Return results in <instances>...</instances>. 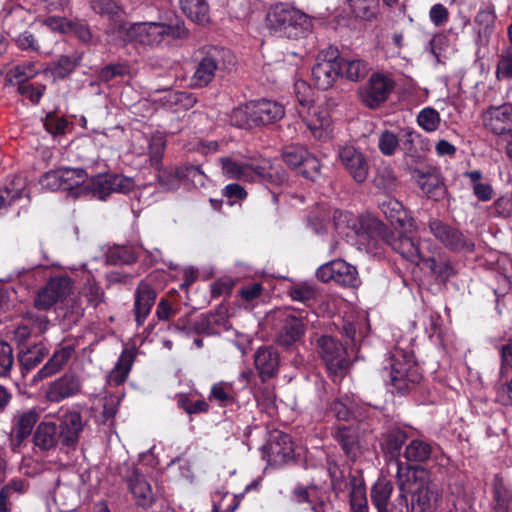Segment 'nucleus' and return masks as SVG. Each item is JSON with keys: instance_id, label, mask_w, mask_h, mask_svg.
Listing matches in <instances>:
<instances>
[{"instance_id": "nucleus-58", "label": "nucleus", "mask_w": 512, "mask_h": 512, "mask_svg": "<svg viewBox=\"0 0 512 512\" xmlns=\"http://www.w3.org/2000/svg\"><path fill=\"white\" fill-rule=\"evenodd\" d=\"M400 146L399 135L385 130L378 137V148L384 156H392Z\"/></svg>"}, {"instance_id": "nucleus-32", "label": "nucleus", "mask_w": 512, "mask_h": 512, "mask_svg": "<svg viewBox=\"0 0 512 512\" xmlns=\"http://www.w3.org/2000/svg\"><path fill=\"white\" fill-rule=\"evenodd\" d=\"M393 492L392 483L385 479H378L371 488V502L377 512H393L390 498Z\"/></svg>"}, {"instance_id": "nucleus-56", "label": "nucleus", "mask_w": 512, "mask_h": 512, "mask_svg": "<svg viewBox=\"0 0 512 512\" xmlns=\"http://www.w3.org/2000/svg\"><path fill=\"white\" fill-rule=\"evenodd\" d=\"M406 433L400 429L389 431L383 440V448L392 456L399 454V451L406 441Z\"/></svg>"}, {"instance_id": "nucleus-17", "label": "nucleus", "mask_w": 512, "mask_h": 512, "mask_svg": "<svg viewBox=\"0 0 512 512\" xmlns=\"http://www.w3.org/2000/svg\"><path fill=\"white\" fill-rule=\"evenodd\" d=\"M294 446L291 437L283 432L273 434L263 446V457L269 465L281 466L294 460Z\"/></svg>"}, {"instance_id": "nucleus-22", "label": "nucleus", "mask_w": 512, "mask_h": 512, "mask_svg": "<svg viewBox=\"0 0 512 512\" xmlns=\"http://www.w3.org/2000/svg\"><path fill=\"white\" fill-rule=\"evenodd\" d=\"M380 210L386 219L394 226L395 230L404 229L412 231L414 228V218L404 209L402 203L395 198L387 197L379 205Z\"/></svg>"}, {"instance_id": "nucleus-44", "label": "nucleus", "mask_w": 512, "mask_h": 512, "mask_svg": "<svg viewBox=\"0 0 512 512\" xmlns=\"http://www.w3.org/2000/svg\"><path fill=\"white\" fill-rule=\"evenodd\" d=\"M493 499V512H512V491L502 483L498 475L494 478Z\"/></svg>"}, {"instance_id": "nucleus-11", "label": "nucleus", "mask_w": 512, "mask_h": 512, "mask_svg": "<svg viewBox=\"0 0 512 512\" xmlns=\"http://www.w3.org/2000/svg\"><path fill=\"white\" fill-rule=\"evenodd\" d=\"M417 231V226L414 223V228L410 232L409 229H397L395 233L386 237L387 244L403 258L409 262L420 265L422 260L425 259V252L422 250L420 243L416 242L413 238L414 233Z\"/></svg>"}, {"instance_id": "nucleus-54", "label": "nucleus", "mask_w": 512, "mask_h": 512, "mask_svg": "<svg viewBox=\"0 0 512 512\" xmlns=\"http://www.w3.org/2000/svg\"><path fill=\"white\" fill-rule=\"evenodd\" d=\"M308 150L301 145H289L284 148L282 157L283 161L291 168L299 169L305 157H307Z\"/></svg>"}, {"instance_id": "nucleus-40", "label": "nucleus", "mask_w": 512, "mask_h": 512, "mask_svg": "<svg viewBox=\"0 0 512 512\" xmlns=\"http://www.w3.org/2000/svg\"><path fill=\"white\" fill-rule=\"evenodd\" d=\"M24 195V183L20 178L14 179L8 185L0 188V216Z\"/></svg>"}, {"instance_id": "nucleus-39", "label": "nucleus", "mask_w": 512, "mask_h": 512, "mask_svg": "<svg viewBox=\"0 0 512 512\" xmlns=\"http://www.w3.org/2000/svg\"><path fill=\"white\" fill-rule=\"evenodd\" d=\"M24 195V183L20 178L14 179L8 185L0 188V216Z\"/></svg>"}, {"instance_id": "nucleus-10", "label": "nucleus", "mask_w": 512, "mask_h": 512, "mask_svg": "<svg viewBox=\"0 0 512 512\" xmlns=\"http://www.w3.org/2000/svg\"><path fill=\"white\" fill-rule=\"evenodd\" d=\"M394 86L391 76L380 72L373 73L365 86L360 89V98L367 107L378 108L387 101Z\"/></svg>"}, {"instance_id": "nucleus-59", "label": "nucleus", "mask_w": 512, "mask_h": 512, "mask_svg": "<svg viewBox=\"0 0 512 512\" xmlns=\"http://www.w3.org/2000/svg\"><path fill=\"white\" fill-rule=\"evenodd\" d=\"M353 12L364 19H371L376 14L378 0H347Z\"/></svg>"}, {"instance_id": "nucleus-8", "label": "nucleus", "mask_w": 512, "mask_h": 512, "mask_svg": "<svg viewBox=\"0 0 512 512\" xmlns=\"http://www.w3.org/2000/svg\"><path fill=\"white\" fill-rule=\"evenodd\" d=\"M220 163L223 175L229 179L254 182L270 176L271 163L266 159L239 161L233 157H223Z\"/></svg>"}, {"instance_id": "nucleus-47", "label": "nucleus", "mask_w": 512, "mask_h": 512, "mask_svg": "<svg viewBox=\"0 0 512 512\" xmlns=\"http://www.w3.org/2000/svg\"><path fill=\"white\" fill-rule=\"evenodd\" d=\"M138 257V248L125 245L114 246L110 248L106 254L107 262L112 265L130 264L136 261Z\"/></svg>"}, {"instance_id": "nucleus-55", "label": "nucleus", "mask_w": 512, "mask_h": 512, "mask_svg": "<svg viewBox=\"0 0 512 512\" xmlns=\"http://www.w3.org/2000/svg\"><path fill=\"white\" fill-rule=\"evenodd\" d=\"M19 94L26 100H29L33 104H38L44 92L46 86L43 84L31 83L29 81H22L17 84Z\"/></svg>"}, {"instance_id": "nucleus-13", "label": "nucleus", "mask_w": 512, "mask_h": 512, "mask_svg": "<svg viewBox=\"0 0 512 512\" xmlns=\"http://www.w3.org/2000/svg\"><path fill=\"white\" fill-rule=\"evenodd\" d=\"M316 276L322 282L334 281L345 287H356L359 284L356 268L342 259L321 265L316 271Z\"/></svg>"}, {"instance_id": "nucleus-24", "label": "nucleus", "mask_w": 512, "mask_h": 512, "mask_svg": "<svg viewBox=\"0 0 512 512\" xmlns=\"http://www.w3.org/2000/svg\"><path fill=\"white\" fill-rule=\"evenodd\" d=\"M255 126H263L281 120L285 115L284 106L276 101L260 99L251 101Z\"/></svg>"}, {"instance_id": "nucleus-50", "label": "nucleus", "mask_w": 512, "mask_h": 512, "mask_svg": "<svg viewBox=\"0 0 512 512\" xmlns=\"http://www.w3.org/2000/svg\"><path fill=\"white\" fill-rule=\"evenodd\" d=\"M82 53H74L71 56H61L51 67L50 71L54 78L63 79L72 73L82 60Z\"/></svg>"}, {"instance_id": "nucleus-1", "label": "nucleus", "mask_w": 512, "mask_h": 512, "mask_svg": "<svg viewBox=\"0 0 512 512\" xmlns=\"http://www.w3.org/2000/svg\"><path fill=\"white\" fill-rule=\"evenodd\" d=\"M396 464L397 484L401 490L397 500L403 506L399 512L408 509L407 497L404 495L406 492L412 493L411 512H436L441 494L432 483L428 470L419 466L406 465L400 461Z\"/></svg>"}, {"instance_id": "nucleus-21", "label": "nucleus", "mask_w": 512, "mask_h": 512, "mask_svg": "<svg viewBox=\"0 0 512 512\" xmlns=\"http://www.w3.org/2000/svg\"><path fill=\"white\" fill-rule=\"evenodd\" d=\"M485 128L496 135L512 133V105L491 106L482 115Z\"/></svg>"}, {"instance_id": "nucleus-63", "label": "nucleus", "mask_w": 512, "mask_h": 512, "mask_svg": "<svg viewBox=\"0 0 512 512\" xmlns=\"http://www.w3.org/2000/svg\"><path fill=\"white\" fill-rule=\"evenodd\" d=\"M39 68L33 62H26L16 65L11 69V75L16 80V83L29 81L39 74Z\"/></svg>"}, {"instance_id": "nucleus-33", "label": "nucleus", "mask_w": 512, "mask_h": 512, "mask_svg": "<svg viewBox=\"0 0 512 512\" xmlns=\"http://www.w3.org/2000/svg\"><path fill=\"white\" fill-rule=\"evenodd\" d=\"M335 438L350 459L355 460L360 455L359 434L357 428L339 426L335 433Z\"/></svg>"}, {"instance_id": "nucleus-15", "label": "nucleus", "mask_w": 512, "mask_h": 512, "mask_svg": "<svg viewBox=\"0 0 512 512\" xmlns=\"http://www.w3.org/2000/svg\"><path fill=\"white\" fill-rule=\"evenodd\" d=\"M72 291L71 279L67 276L51 278L46 286L42 288L35 300V305L39 309H48L53 305L66 301Z\"/></svg>"}, {"instance_id": "nucleus-26", "label": "nucleus", "mask_w": 512, "mask_h": 512, "mask_svg": "<svg viewBox=\"0 0 512 512\" xmlns=\"http://www.w3.org/2000/svg\"><path fill=\"white\" fill-rule=\"evenodd\" d=\"M128 489L132 494L135 503L144 509L152 506L155 497L151 484L138 470H133L126 479Z\"/></svg>"}, {"instance_id": "nucleus-4", "label": "nucleus", "mask_w": 512, "mask_h": 512, "mask_svg": "<svg viewBox=\"0 0 512 512\" xmlns=\"http://www.w3.org/2000/svg\"><path fill=\"white\" fill-rule=\"evenodd\" d=\"M117 34L119 42H136L143 46L155 47L160 45L165 38L181 39L187 36L188 31L183 21L175 23L137 22L129 27L119 25Z\"/></svg>"}, {"instance_id": "nucleus-38", "label": "nucleus", "mask_w": 512, "mask_h": 512, "mask_svg": "<svg viewBox=\"0 0 512 512\" xmlns=\"http://www.w3.org/2000/svg\"><path fill=\"white\" fill-rule=\"evenodd\" d=\"M239 389H236L233 382L220 381L211 387L209 399L217 402L220 406H229L236 402Z\"/></svg>"}, {"instance_id": "nucleus-53", "label": "nucleus", "mask_w": 512, "mask_h": 512, "mask_svg": "<svg viewBox=\"0 0 512 512\" xmlns=\"http://www.w3.org/2000/svg\"><path fill=\"white\" fill-rule=\"evenodd\" d=\"M421 263L437 278L447 279L451 275L452 267L446 259H436L425 254V259Z\"/></svg>"}, {"instance_id": "nucleus-41", "label": "nucleus", "mask_w": 512, "mask_h": 512, "mask_svg": "<svg viewBox=\"0 0 512 512\" xmlns=\"http://www.w3.org/2000/svg\"><path fill=\"white\" fill-rule=\"evenodd\" d=\"M24 195V183L20 178L14 179L8 185L0 188V216Z\"/></svg>"}, {"instance_id": "nucleus-5", "label": "nucleus", "mask_w": 512, "mask_h": 512, "mask_svg": "<svg viewBox=\"0 0 512 512\" xmlns=\"http://www.w3.org/2000/svg\"><path fill=\"white\" fill-rule=\"evenodd\" d=\"M332 221L337 234L358 249L369 250L374 246V234L380 225L375 218L369 215L357 216L349 211L334 209Z\"/></svg>"}, {"instance_id": "nucleus-14", "label": "nucleus", "mask_w": 512, "mask_h": 512, "mask_svg": "<svg viewBox=\"0 0 512 512\" xmlns=\"http://www.w3.org/2000/svg\"><path fill=\"white\" fill-rule=\"evenodd\" d=\"M340 76L337 56L332 52L321 51L312 68V81L320 90H327Z\"/></svg>"}, {"instance_id": "nucleus-28", "label": "nucleus", "mask_w": 512, "mask_h": 512, "mask_svg": "<svg viewBox=\"0 0 512 512\" xmlns=\"http://www.w3.org/2000/svg\"><path fill=\"white\" fill-rule=\"evenodd\" d=\"M83 430V421L80 412L69 410L62 416L60 423V440L65 446H73Z\"/></svg>"}, {"instance_id": "nucleus-27", "label": "nucleus", "mask_w": 512, "mask_h": 512, "mask_svg": "<svg viewBox=\"0 0 512 512\" xmlns=\"http://www.w3.org/2000/svg\"><path fill=\"white\" fill-rule=\"evenodd\" d=\"M74 354L71 344H61L57 347L45 365L33 376V381L50 377L64 368Z\"/></svg>"}, {"instance_id": "nucleus-51", "label": "nucleus", "mask_w": 512, "mask_h": 512, "mask_svg": "<svg viewBox=\"0 0 512 512\" xmlns=\"http://www.w3.org/2000/svg\"><path fill=\"white\" fill-rule=\"evenodd\" d=\"M474 23L478 26V36L476 38L477 45H485L488 37L492 32L494 23V15L488 10H480L474 18Z\"/></svg>"}, {"instance_id": "nucleus-25", "label": "nucleus", "mask_w": 512, "mask_h": 512, "mask_svg": "<svg viewBox=\"0 0 512 512\" xmlns=\"http://www.w3.org/2000/svg\"><path fill=\"white\" fill-rule=\"evenodd\" d=\"M156 297V291L146 280H142L138 284L135 290L134 301V314L137 326L144 324L155 304Z\"/></svg>"}, {"instance_id": "nucleus-49", "label": "nucleus", "mask_w": 512, "mask_h": 512, "mask_svg": "<svg viewBox=\"0 0 512 512\" xmlns=\"http://www.w3.org/2000/svg\"><path fill=\"white\" fill-rule=\"evenodd\" d=\"M332 212L329 207L320 205L313 210L308 217V227L315 234H323L327 232L329 219L332 218Z\"/></svg>"}, {"instance_id": "nucleus-30", "label": "nucleus", "mask_w": 512, "mask_h": 512, "mask_svg": "<svg viewBox=\"0 0 512 512\" xmlns=\"http://www.w3.org/2000/svg\"><path fill=\"white\" fill-rule=\"evenodd\" d=\"M88 176L83 168L63 167L64 191L74 198H84Z\"/></svg>"}, {"instance_id": "nucleus-43", "label": "nucleus", "mask_w": 512, "mask_h": 512, "mask_svg": "<svg viewBox=\"0 0 512 512\" xmlns=\"http://www.w3.org/2000/svg\"><path fill=\"white\" fill-rule=\"evenodd\" d=\"M183 13L193 22L203 24L209 19L206 0H179Z\"/></svg>"}, {"instance_id": "nucleus-2", "label": "nucleus", "mask_w": 512, "mask_h": 512, "mask_svg": "<svg viewBox=\"0 0 512 512\" xmlns=\"http://www.w3.org/2000/svg\"><path fill=\"white\" fill-rule=\"evenodd\" d=\"M382 377L392 387V393L405 395L422 379L413 352L396 346L383 361Z\"/></svg>"}, {"instance_id": "nucleus-62", "label": "nucleus", "mask_w": 512, "mask_h": 512, "mask_svg": "<svg viewBox=\"0 0 512 512\" xmlns=\"http://www.w3.org/2000/svg\"><path fill=\"white\" fill-rule=\"evenodd\" d=\"M44 127L53 136L62 135L68 128V121L64 117L50 112L44 118Z\"/></svg>"}, {"instance_id": "nucleus-46", "label": "nucleus", "mask_w": 512, "mask_h": 512, "mask_svg": "<svg viewBox=\"0 0 512 512\" xmlns=\"http://www.w3.org/2000/svg\"><path fill=\"white\" fill-rule=\"evenodd\" d=\"M48 353L49 349L44 343L35 344L26 351H21L19 355V362L22 369L27 371L33 369L43 361Z\"/></svg>"}, {"instance_id": "nucleus-19", "label": "nucleus", "mask_w": 512, "mask_h": 512, "mask_svg": "<svg viewBox=\"0 0 512 512\" xmlns=\"http://www.w3.org/2000/svg\"><path fill=\"white\" fill-rule=\"evenodd\" d=\"M338 157L341 164L356 182L362 183L366 180L369 165L361 151L353 145L346 144L339 148Z\"/></svg>"}, {"instance_id": "nucleus-42", "label": "nucleus", "mask_w": 512, "mask_h": 512, "mask_svg": "<svg viewBox=\"0 0 512 512\" xmlns=\"http://www.w3.org/2000/svg\"><path fill=\"white\" fill-rule=\"evenodd\" d=\"M24 195V183L20 178L14 179L8 185L0 188V216Z\"/></svg>"}, {"instance_id": "nucleus-31", "label": "nucleus", "mask_w": 512, "mask_h": 512, "mask_svg": "<svg viewBox=\"0 0 512 512\" xmlns=\"http://www.w3.org/2000/svg\"><path fill=\"white\" fill-rule=\"evenodd\" d=\"M304 332L305 325L303 321L294 315H288L277 336V343L280 346L289 347L299 341Z\"/></svg>"}, {"instance_id": "nucleus-60", "label": "nucleus", "mask_w": 512, "mask_h": 512, "mask_svg": "<svg viewBox=\"0 0 512 512\" xmlns=\"http://www.w3.org/2000/svg\"><path fill=\"white\" fill-rule=\"evenodd\" d=\"M14 362L12 347L7 342L0 341V378L10 375Z\"/></svg>"}, {"instance_id": "nucleus-61", "label": "nucleus", "mask_w": 512, "mask_h": 512, "mask_svg": "<svg viewBox=\"0 0 512 512\" xmlns=\"http://www.w3.org/2000/svg\"><path fill=\"white\" fill-rule=\"evenodd\" d=\"M42 188L50 191L64 190L63 167L46 172L40 179Z\"/></svg>"}, {"instance_id": "nucleus-45", "label": "nucleus", "mask_w": 512, "mask_h": 512, "mask_svg": "<svg viewBox=\"0 0 512 512\" xmlns=\"http://www.w3.org/2000/svg\"><path fill=\"white\" fill-rule=\"evenodd\" d=\"M433 449L429 442L414 439L406 446L403 456L410 462H425L431 457Z\"/></svg>"}, {"instance_id": "nucleus-18", "label": "nucleus", "mask_w": 512, "mask_h": 512, "mask_svg": "<svg viewBox=\"0 0 512 512\" xmlns=\"http://www.w3.org/2000/svg\"><path fill=\"white\" fill-rule=\"evenodd\" d=\"M81 388L80 377L73 372H66L48 383L45 389V397L50 402L59 403L78 395Z\"/></svg>"}, {"instance_id": "nucleus-34", "label": "nucleus", "mask_w": 512, "mask_h": 512, "mask_svg": "<svg viewBox=\"0 0 512 512\" xmlns=\"http://www.w3.org/2000/svg\"><path fill=\"white\" fill-rule=\"evenodd\" d=\"M33 439L36 447L48 451L56 447L60 433L55 423L42 422L37 427Z\"/></svg>"}, {"instance_id": "nucleus-7", "label": "nucleus", "mask_w": 512, "mask_h": 512, "mask_svg": "<svg viewBox=\"0 0 512 512\" xmlns=\"http://www.w3.org/2000/svg\"><path fill=\"white\" fill-rule=\"evenodd\" d=\"M304 81L295 83V90L300 108L297 110L300 118L305 123L311 135L320 141H326L332 137V119L326 108L318 105H309L308 97L300 96L301 90H308Z\"/></svg>"}, {"instance_id": "nucleus-9", "label": "nucleus", "mask_w": 512, "mask_h": 512, "mask_svg": "<svg viewBox=\"0 0 512 512\" xmlns=\"http://www.w3.org/2000/svg\"><path fill=\"white\" fill-rule=\"evenodd\" d=\"M227 59L229 64L234 60L229 50L221 47L208 49L196 66L192 76L193 85L196 87L207 86L214 79L216 71L225 65Z\"/></svg>"}, {"instance_id": "nucleus-36", "label": "nucleus", "mask_w": 512, "mask_h": 512, "mask_svg": "<svg viewBox=\"0 0 512 512\" xmlns=\"http://www.w3.org/2000/svg\"><path fill=\"white\" fill-rule=\"evenodd\" d=\"M134 362V353L124 350L118 358L117 363L108 375L107 381L110 385H120L125 382Z\"/></svg>"}, {"instance_id": "nucleus-29", "label": "nucleus", "mask_w": 512, "mask_h": 512, "mask_svg": "<svg viewBox=\"0 0 512 512\" xmlns=\"http://www.w3.org/2000/svg\"><path fill=\"white\" fill-rule=\"evenodd\" d=\"M415 179L419 188L427 198L439 201L445 196L446 187L439 174L415 170Z\"/></svg>"}, {"instance_id": "nucleus-12", "label": "nucleus", "mask_w": 512, "mask_h": 512, "mask_svg": "<svg viewBox=\"0 0 512 512\" xmlns=\"http://www.w3.org/2000/svg\"><path fill=\"white\" fill-rule=\"evenodd\" d=\"M428 227L435 239L452 251L472 252L475 248L474 243L467 239L459 230L440 219H429Z\"/></svg>"}, {"instance_id": "nucleus-35", "label": "nucleus", "mask_w": 512, "mask_h": 512, "mask_svg": "<svg viewBox=\"0 0 512 512\" xmlns=\"http://www.w3.org/2000/svg\"><path fill=\"white\" fill-rule=\"evenodd\" d=\"M112 193L111 174L97 175L88 179L84 198L105 200Z\"/></svg>"}, {"instance_id": "nucleus-3", "label": "nucleus", "mask_w": 512, "mask_h": 512, "mask_svg": "<svg viewBox=\"0 0 512 512\" xmlns=\"http://www.w3.org/2000/svg\"><path fill=\"white\" fill-rule=\"evenodd\" d=\"M150 163L157 170V181L164 190H174L179 186L182 177H187L195 185H203L206 178L203 171L197 166H186L185 168L167 167L162 168L161 160L166 147L164 134L157 132L148 139Z\"/></svg>"}, {"instance_id": "nucleus-64", "label": "nucleus", "mask_w": 512, "mask_h": 512, "mask_svg": "<svg viewBox=\"0 0 512 512\" xmlns=\"http://www.w3.org/2000/svg\"><path fill=\"white\" fill-rule=\"evenodd\" d=\"M350 506L352 512H368L366 491L363 486L353 487L350 492Z\"/></svg>"}, {"instance_id": "nucleus-6", "label": "nucleus", "mask_w": 512, "mask_h": 512, "mask_svg": "<svg viewBox=\"0 0 512 512\" xmlns=\"http://www.w3.org/2000/svg\"><path fill=\"white\" fill-rule=\"evenodd\" d=\"M266 28L279 37L299 39L312 28L311 19L299 9L279 3L272 6L265 19Z\"/></svg>"}, {"instance_id": "nucleus-37", "label": "nucleus", "mask_w": 512, "mask_h": 512, "mask_svg": "<svg viewBox=\"0 0 512 512\" xmlns=\"http://www.w3.org/2000/svg\"><path fill=\"white\" fill-rule=\"evenodd\" d=\"M340 76L351 81L364 78L369 71V64L362 59H346L337 57Z\"/></svg>"}, {"instance_id": "nucleus-20", "label": "nucleus", "mask_w": 512, "mask_h": 512, "mask_svg": "<svg viewBox=\"0 0 512 512\" xmlns=\"http://www.w3.org/2000/svg\"><path fill=\"white\" fill-rule=\"evenodd\" d=\"M39 419V413L35 407L18 411L14 416L10 446L12 451L19 450L22 442L31 434Z\"/></svg>"}, {"instance_id": "nucleus-57", "label": "nucleus", "mask_w": 512, "mask_h": 512, "mask_svg": "<svg viewBox=\"0 0 512 512\" xmlns=\"http://www.w3.org/2000/svg\"><path fill=\"white\" fill-rule=\"evenodd\" d=\"M440 121V115L437 110L430 107L422 109L417 116L418 125L426 132L436 131Z\"/></svg>"}, {"instance_id": "nucleus-23", "label": "nucleus", "mask_w": 512, "mask_h": 512, "mask_svg": "<svg viewBox=\"0 0 512 512\" xmlns=\"http://www.w3.org/2000/svg\"><path fill=\"white\" fill-rule=\"evenodd\" d=\"M254 366L262 381L274 377L280 366L278 351L273 346H260L254 353Z\"/></svg>"}, {"instance_id": "nucleus-52", "label": "nucleus", "mask_w": 512, "mask_h": 512, "mask_svg": "<svg viewBox=\"0 0 512 512\" xmlns=\"http://www.w3.org/2000/svg\"><path fill=\"white\" fill-rule=\"evenodd\" d=\"M252 110L251 101L233 109L230 116L231 124L238 128H251L255 126Z\"/></svg>"}, {"instance_id": "nucleus-16", "label": "nucleus", "mask_w": 512, "mask_h": 512, "mask_svg": "<svg viewBox=\"0 0 512 512\" xmlns=\"http://www.w3.org/2000/svg\"><path fill=\"white\" fill-rule=\"evenodd\" d=\"M318 352L323 359L328 371L337 374L343 371L349 361L343 345L335 338L324 335L317 341Z\"/></svg>"}, {"instance_id": "nucleus-48", "label": "nucleus", "mask_w": 512, "mask_h": 512, "mask_svg": "<svg viewBox=\"0 0 512 512\" xmlns=\"http://www.w3.org/2000/svg\"><path fill=\"white\" fill-rule=\"evenodd\" d=\"M356 407L354 396L344 395L333 401L330 411L338 420L348 421L354 416Z\"/></svg>"}]
</instances>
